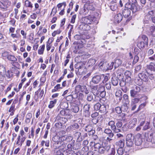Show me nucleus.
I'll use <instances>...</instances> for the list:
<instances>
[{
  "label": "nucleus",
  "instance_id": "37998d69",
  "mask_svg": "<svg viewBox=\"0 0 155 155\" xmlns=\"http://www.w3.org/2000/svg\"><path fill=\"white\" fill-rule=\"evenodd\" d=\"M62 87H61V84H57L56 86H55L54 89H53L52 90V92H54L56 91H57L59 89L62 88Z\"/></svg>",
  "mask_w": 155,
  "mask_h": 155
},
{
  "label": "nucleus",
  "instance_id": "393cba45",
  "mask_svg": "<svg viewBox=\"0 0 155 155\" xmlns=\"http://www.w3.org/2000/svg\"><path fill=\"white\" fill-rule=\"evenodd\" d=\"M116 144L119 148H123L124 145V140L122 139L117 142L116 143Z\"/></svg>",
  "mask_w": 155,
  "mask_h": 155
},
{
  "label": "nucleus",
  "instance_id": "6e6552de",
  "mask_svg": "<svg viewBox=\"0 0 155 155\" xmlns=\"http://www.w3.org/2000/svg\"><path fill=\"white\" fill-rule=\"evenodd\" d=\"M122 13L124 18H127L129 17L126 21H129L130 20V9L128 8L124 9L122 11Z\"/></svg>",
  "mask_w": 155,
  "mask_h": 155
},
{
  "label": "nucleus",
  "instance_id": "f8f14e48",
  "mask_svg": "<svg viewBox=\"0 0 155 155\" xmlns=\"http://www.w3.org/2000/svg\"><path fill=\"white\" fill-rule=\"evenodd\" d=\"M124 70L122 68L118 69L117 71V78H119V80H120L121 79L124 78L123 75Z\"/></svg>",
  "mask_w": 155,
  "mask_h": 155
},
{
  "label": "nucleus",
  "instance_id": "1a4fd4ad",
  "mask_svg": "<svg viewBox=\"0 0 155 155\" xmlns=\"http://www.w3.org/2000/svg\"><path fill=\"white\" fill-rule=\"evenodd\" d=\"M5 68L3 65H0V81L3 80L4 78L5 77Z\"/></svg>",
  "mask_w": 155,
  "mask_h": 155
},
{
  "label": "nucleus",
  "instance_id": "0e129e2a",
  "mask_svg": "<svg viewBox=\"0 0 155 155\" xmlns=\"http://www.w3.org/2000/svg\"><path fill=\"white\" fill-rule=\"evenodd\" d=\"M139 59V57L137 55L135 56L134 60L133 62V64H134L137 63Z\"/></svg>",
  "mask_w": 155,
  "mask_h": 155
},
{
  "label": "nucleus",
  "instance_id": "4d7b16f0",
  "mask_svg": "<svg viewBox=\"0 0 155 155\" xmlns=\"http://www.w3.org/2000/svg\"><path fill=\"white\" fill-rule=\"evenodd\" d=\"M115 110L118 114H120L122 112L121 108L119 107H115Z\"/></svg>",
  "mask_w": 155,
  "mask_h": 155
},
{
  "label": "nucleus",
  "instance_id": "79ce46f5",
  "mask_svg": "<svg viewBox=\"0 0 155 155\" xmlns=\"http://www.w3.org/2000/svg\"><path fill=\"white\" fill-rule=\"evenodd\" d=\"M100 97H102V99H101L100 100V102H102V101H103V99H105L104 97L106 95V92L105 91H102L100 93Z\"/></svg>",
  "mask_w": 155,
  "mask_h": 155
},
{
  "label": "nucleus",
  "instance_id": "4c0bfd02",
  "mask_svg": "<svg viewBox=\"0 0 155 155\" xmlns=\"http://www.w3.org/2000/svg\"><path fill=\"white\" fill-rule=\"evenodd\" d=\"M45 45H43L41 47L40 46V48L38 50V53L40 54H43V53L45 49Z\"/></svg>",
  "mask_w": 155,
  "mask_h": 155
},
{
  "label": "nucleus",
  "instance_id": "3c124183",
  "mask_svg": "<svg viewBox=\"0 0 155 155\" xmlns=\"http://www.w3.org/2000/svg\"><path fill=\"white\" fill-rule=\"evenodd\" d=\"M132 90L136 92L137 93H138L140 92V87L137 86H135L134 87L133 89Z\"/></svg>",
  "mask_w": 155,
  "mask_h": 155
},
{
  "label": "nucleus",
  "instance_id": "774afa93",
  "mask_svg": "<svg viewBox=\"0 0 155 155\" xmlns=\"http://www.w3.org/2000/svg\"><path fill=\"white\" fill-rule=\"evenodd\" d=\"M66 98L68 101H71L73 99V97L72 95H70L67 96Z\"/></svg>",
  "mask_w": 155,
  "mask_h": 155
},
{
  "label": "nucleus",
  "instance_id": "8fccbe9b",
  "mask_svg": "<svg viewBox=\"0 0 155 155\" xmlns=\"http://www.w3.org/2000/svg\"><path fill=\"white\" fill-rule=\"evenodd\" d=\"M25 4L26 6L27 7H30L32 8V5L31 2L28 0L26 1L25 2Z\"/></svg>",
  "mask_w": 155,
  "mask_h": 155
},
{
  "label": "nucleus",
  "instance_id": "f704fd0d",
  "mask_svg": "<svg viewBox=\"0 0 155 155\" xmlns=\"http://www.w3.org/2000/svg\"><path fill=\"white\" fill-rule=\"evenodd\" d=\"M155 64L153 62H150L149 64L147 66V69L151 70H152L154 68Z\"/></svg>",
  "mask_w": 155,
  "mask_h": 155
},
{
  "label": "nucleus",
  "instance_id": "a211bd4d",
  "mask_svg": "<svg viewBox=\"0 0 155 155\" xmlns=\"http://www.w3.org/2000/svg\"><path fill=\"white\" fill-rule=\"evenodd\" d=\"M111 129L110 128H106L104 130V133L107 134L108 136L110 138H112L114 136V134Z\"/></svg>",
  "mask_w": 155,
  "mask_h": 155
},
{
  "label": "nucleus",
  "instance_id": "aec40b11",
  "mask_svg": "<svg viewBox=\"0 0 155 155\" xmlns=\"http://www.w3.org/2000/svg\"><path fill=\"white\" fill-rule=\"evenodd\" d=\"M73 139L71 136H63L60 138V140L62 141H64L66 142H69L71 141Z\"/></svg>",
  "mask_w": 155,
  "mask_h": 155
},
{
  "label": "nucleus",
  "instance_id": "052dcab7",
  "mask_svg": "<svg viewBox=\"0 0 155 155\" xmlns=\"http://www.w3.org/2000/svg\"><path fill=\"white\" fill-rule=\"evenodd\" d=\"M15 107V105L14 104H12L11 106L8 111L9 112H12V113L13 114L14 112L15 111L14 108Z\"/></svg>",
  "mask_w": 155,
  "mask_h": 155
},
{
  "label": "nucleus",
  "instance_id": "6ab92c4d",
  "mask_svg": "<svg viewBox=\"0 0 155 155\" xmlns=\"http://www.w3.org/2000/svg\"><path fill=\"white\" fill-rule=\"evenodd\" d=\"M124 74L126 78L125 81L127 82H130L131 81V72L129 71H127Z\"/></svg>",
  "mask_w": 155,
  "mask_h": 155
},
{
  "label": "nucleus",
  "instance_id": "2eb2a0df",
  "mask_svg": "<svg viewBox=\"0 0 155 155\" xmlns=\"http://www.w3.org/2000/svg\"><path fill=\"white\" fill-rule=\"evenodd\" d=\"M139 77L143 81L145 82L148 81V78L147 76L145 74V72H143L141 73H139L138 74Z\"/></svg>",
  "mask_w": 155,
  "mask_h": 155
},
{
  "label": "nucleus",
  "instance_id": "5fc2aeb1",
  "mask_svg": "<svg viewBox=\"0 0 155 155\" xmlns=\"http://www.w3.org/2000/svg\"><path fill=\"white\" fill-rule=\"evenodd\" d=\"M101 105V104L99 103H96L94 105V108L95 110H99Z\"/></svg>",
  "mask_w": 155,
  "mask_h": 155
},
{
  "label": "nucleus",
  "instance_id": "09e8293b",
  "mask_svg": "<svg viewBox=\"0 0 155 155\" xmlns=\"http://www.w3.org/2000/svg\"><path fill=\"white\" fill-rule=\"evenodd\" d=\"M87 99L89 101H91L93 99V96L92 94H88L87 96Z\"/></svg>",
  "mask_w": 155,
  "mask_h": 155
},
{
  "label": "nucleus",
  "instance_id": "423d86ee",
  "mask_svg": "<svg viewBox=\"0 0 155 155\" xmlns=\"http://www.w3.org/2000/svg\"><path fill=\"white\" fill-rule=\"evenodd\" d=\"M103 75L101 74L95 75L92 77L91 81H90V85H93V84H98L103 77Z\"/></svg>",
  "mask_w": 155,
  "mask_h": 155
},
{
  "label": "nucleus",
  "instance_id": "603ef678",
  "mask_svg": "<svg viewBox=\"0 0 155 155\" xmlns=\"http://www.w3.org/2000/svg\"><path fill=\"white\" fill-rule=\"evenodd\" d=\"M154 16V13L153 11L149 12L147 15V16L149 19H150V18H151V16Z\"/></svg>",
  "mask_w": 155,
  "mask_h": 155
},
{
  "label": "nucleus",
  "instance_id": "f03ea898",
  "mask_svg": "<svg viewBox=\"0 0 155 155\" xmlns=\"http://www.w3.org/2000/svg\"><path fill=\"white\" fill-rule=\"evenodd\" d=\"M129 2V3L126 4V8L130 9L133 13H135L140 10V6L138 5L136 0L135 2H134V0L131 1V2Z\"/></svg>",
  "mask_w": 155,
  "mask_h": 155
},
{
  "label": "nucleus",
  "instance_id": "ea45409f",
  "mask_svg": "<svg viewBox=\"0 0 155 155\" xmlns=\"http://www.w3.org/2000/svg\"><path fill=\"white\" fill-rule=\"evenodd\" d=\"M149 124L150 123L148 122H147L144 125L143 127V130H145L149 129L150 128Z\"/></svg>",
  "mask_w": 155,
  "mask_h": 155
},
{
  "label": "nucleus",
  "instance_id": "5701e85b",
  "mask_svg": "<svg viewBox=\"0 0 155 155\" xmlns=\"http://www.w3.org/2000/svg\"><path fill=\"white\" fill-rule=\"evenodd\" d=\"M81 21L82 22L86 24H91V19L87 17H82Z\"/></svg>",
  "mask_w": 155,
  "mask_h": 155
},
{
  "label": "nucleus",
  "instance_id": "4468645a",
  "mask_svg": "<svg viewBox=\"0 0 155 155\" xmlns=\"http://www.w3.org/2000/svg\"><path fill=\"white\" fill-rule=\"evenodd\" d=\"M137 123V119L134 118L131 120L129 122L128 127L129 129H132L136 125Z\"/></svg>",
  "mask_w": 155,
  "mask_h": 155
},
{
  "label": "nucleus",
  "instance_id": "9b49d317",
  "mask_svg": "<svg viewBox=\"0 0 155 155\" xmlns=\"http://www.w3.org/2000/svg\"><path fill=\"white\" fill-rule=\"evenodd\" d=\"M141 135L140 134H138L136 135L135 140V144L137 146H140L142 143V139L140 137Z\"/></svg>",
  "mask_w": 155,
  "mask_h": 155
},
{
  "label": "nucleus",
  "instance_id": "bb28decb",
  "mask_svg": "<svg viewBox=\"0 0 155 155\" xmlns=\"http://www.w3.org/2000/svg\"><path fill=\"white\" fill-rule=\"evenodd\" d=\"M7 59L9 61H11L12 63L16 62L17 59L14 55H12L10 54L8 56Z\"/></svg>",
  "mask_w": 155,
  "mask_h": 155
},
{
  "label": "nucleus",
  "instance_id": "dca6fc26",
  "mask_svg": "<svg viewBox=\"0 0 155 155\" xmlns=\"http://www.w3.org/2000/svg\"><path fill=\"white\" fill-rule=\"evenodd\" d=\"M90 86L91 88V91L94 95L96 96L99 94L97 88V85L95 86L90 85Z\"/></svg>",
  "mask_w": 155,
  "mask_h": 155
},
{
  "label": "nucleus",
  "instance_id": "b1692460",
  "mask_svg": "<svg viewBox=\"0 0 155 155\" xmlns=\"http://www.w3.org/2000/svg\"><path fill=\"white\" fill-rule=\"evenodd\" d=\"M60 107L61 109H60V108H59L60 109V110L61 109L65 110L64 109L67 108L68 107V103L65 101H61L60 104ZM57 108H59L58 107Z\"/></svg>",
  "mask_w": 155,
  "mask_h": 155
},
{
  "label": "nucleus",
  "instance_id": "72a5a7b5",
  "mask_svg": "<svg viewBox=\"0 0 155 155\" xmlns=\"http://www.w3.org/2000/svg\"><path fill=\"white\" fill-rule=\"evenodd\" d=\"M97 88L99 93L101 92L105 91L104 86L100 84L97 85Z\"/></svg>",
  "mask_w": 155,
  "mask_h": 155
},
{
  "label": "nucleus",
  "instance_id": "20e7f679",
  "mask_svg": "<svg viewBox=\"0 0 155 155\" xmlns=\"http://www.w3.org/2000/svg\"><path fill=\"white\" fill-rule=\"evenodd\" d=\"M134 136L130 134L127 135L126 137V145L127 147H131L134 145Z\"/></svg>",
  "mask_w": 155,
  "mask_h": 155
},
{
  "label": "nucleus",
  "instance_id": "de8ad7c7",
  "mask_svg": "<svg viewBox=\"0 0 155 155\" xmlns=\"http://www.w3.org/2000/svg\"><path fill=\"white\" fill-rule=\"evenodd\" d=\"M141 41H143L145 43H148V38L146 35H142Z\"/></svg>",
  "mask_w": 155,
  "mask_h": 155
},
{
  "label": "nucleus",
  "instance_id": "9d476101",
  "mask_svg": "<svg viewBox=\"0 0 155 155\" xmlns=\"http://www.w3.org/2000/svg\"><path fill=\"white\" fill-rule=\"evenodd\" d=\"M90 106L89 104H86L84 107V114L85 117H88L90 116L89 111Z\"/></svg>",
  "mask_w": 155,
  "mask_h": 155
},
{
  "label": "nucleus",
  "instance_id": "f257e3e1",
  "mask_svg": "<svg viewBox=\"0 0 155 155\" xmlns=\"http://www.w3.org/2000/svg\"><path fill=\"white\" fill-rule=\"evenodd\" d=\"M59 108H57L56 111L58 113L55 121L59 122L62 124H64L68 121V119H71L73 116L71 112L68 110L61 109L60 110Z\"/></svg>",
  "mask_w": 155,
  "mask_h": 155
},
{
  "label": "nucleus",
  "instance_id": "49530a36",
  "mask_svg": "<svg viewBox=\"0 0 155 155\" xmlns=\"http://www.w3.org/2000/svg\"><path fill=\"white\" fill-rule=\"evenodd\" d=\"M120 82V85L121 87H124L126 83H128L125 81V80H124V78L123 79H121L120 80H119Z\"/></svg>",
  "mask_w": 155,
  "mask_h": 155
},
{
  "label": "nucleus",
  "instance_id": "2f4dec72",
  "mask_svg": "<svg viewBox=\"0 0 155 155\" xmlns=\"http://www.w3.org/2000/svg\"><path fill=\"white\" fill-rule=\"evenodd\" d=\"M142 98H144V97H135L134 98L132 99L131 104H135L138 103Z\"/></svg>",
  "mask_w": 155,
  "mask_h": 155
},
{
  "label": "nucleus",
  "instance_id": "338daca9",
  "mask_svg": "<svg viewBox=\"0 0 155 155\" xmlns=\"http://www.w3.org/2000/svg\"><path fill=\"white\" fill-rule=\"evenodd\" d=\"M115 153V149L114 148H112L110 150L109 155H114Z\"/></svg>",
  "mask_w": 155,
  "mask_h": 155
},
{
  "label": "nucleus",
  "instance_id": "4be33fe9",
  "mask_svg": "<svg viewBox=\"0 0 155 155\" xmlns=\"http://www.w3.org/2000/svg\"><path fill=\"white\" fill-rule=\"evenodd\" d=\"M71 110L74 113H77L79 110V108L77 105L75 104H73L71 105Z\"/></svg>",
  "mask_w": 155,
  "mask_h": 155
},
{
  "label": "nucleus",
  "instance_id": "a19ab883",
  "mask_svg": "<svg viewBox=\"0 0 155 155\" xmlns=\"http://www.w3.org/2000/svg\"><path fill=\"white\" fill-rule=\"evenodd\" d=\"M122 111L125 112L127 111L128 110V106L127 104H123L121 107Z\"/></svg>",
  "mask_w": 155,
  "mask_h": 155
},
{
  "label": "nucleus",
  "instance_id": "ddd939ff",
  "mask_svg": "<svg viewBox=\"0 0 155 155\" xmlns=\"http://www.w3.org/2000/svg\"><path fill=\"white\" fill-rule=\"evenodd\" d=\"M80 131L75 132L74 134V136L77 138V140L78 142H80L82 140V137L81 136V130H80Z\"/></svg>",
  "mask_w": 155,
  "mask_h": 155
},
{
  "label": "nucleus",
  "instance_id": "c85d7f7f",
  "mask_svg": "<svg viewBox=\"0 0 155 155\" xmlns=\"http://www.w3.org/2000/svg\"><path fill=\"white\" fill-rule=\"evenodd\" d=\"M59 144H60V145L58 146L59 148L60 147L61 149H66L67 143L62 141L61 142H57V144L59 145Z\"/></svg>",
  "mask_w": 155,
  "mask_h": 155
},
{
  "label": "nucleus",
  "instance_id": "a18cd8bd",
  "mask_svg": "<svg viewBox=\"0 0 155 155\" xmlns=\"http://www.w3.org/2000/svg\"><path fill=\"white\" fill-rule=\"evenodd\" d=\"M114 64V63L113 62H111L110 64H107V70H110L112 69Z\"/></svg>",
  "mask_w": 155,
  "mask_h": 155
},
{
  "label": "nucleus",
  "instance_id": "39448f33",
  "mask_svg": "<svg viewBox=\"0 0 155 155\" xmlns=\"http://www.w3.org/2000/svg\"><path fill=\"white\" fill-rule=\"evenodd\" d=\"M150 130L148 132H145V137L146 140L149 142H151L152 143H154V139L153 138V132L151 129H150Z\"/></svg>",
  "mask_w": 155,
  "mask_h": 155
},
{
  "label": "nucleus",
  "instance_id": "7ed1b4c3",
  "mask_svg": "<svg viewBox=\"0 0 155 155\" xmlns=\"http://www.w3.org/2000/svg\"><path fill=\"white\" fill-rule=\"evenodd\" d=\"M94 147L95 151H98L99 153L101 154L104 153L106 150H108L110 148L109 146L104 145L103 144L101 145L99 143H94Z\"/></svg>",
  "mask_w": 155,
  "mask_h": 155
},
{
  "label": "nucleus",
  "instance_id": "c9c22d12",
  "mask_svg": "<svg viewBox=\"0 0 155 155\" xmlns=\"http://www.w3.org/2000/svg\"><path fill=\"white\" fill-rule=\"evenodd\" d=\"M150 31L151 34L153 36H155V29L154 25L151 26L150 28Z\"/></svg>",
  "mask_w": 155,
  "mask_h": 155
},
{
  "label": "nucleus",
  "instance_id": "bf43d9fd",
  "mask_svg": "<svg viewBox=\"0 0 155 155\" xmlns=\"http://www.w3.org/2000/svg\"><path fill=\"white\" fill-rule=\"evenodd\" d=\"M122 91L120 90H117L115 93V96L117 97H120L121 96Z\"/></svg>",
  "mask_w": 155,
  "mask_h": 155
},
{
  "label": "nucleus",
  "instance_id": "7c9ffc66",
  "mask_svg": "<svg viewBox=\"0 0 155 155\" xmlns=\"http://www.w3.org/2000/svg\"><path fill=\"white\" fill-rule=\"evenodd\" d=\"M147 44L148 43H145L143 41H141L138 43L137 46L140 49H141V48H144L145 45Z\"/></svg>",
  "mask_w": 155,
  "mask_h": 155
},
{
  "label": "nucleus",
  "instance_id": "c03bdc74",
  "mask_svg": "<svg viewBox=\"0 0 155 155\" xmlns=\"http://www.w3.org/2000/svg\"><path fill=\"white\" fill-rule=\"evenodd\" d=\"M123 98L125 101V103L126 104H128L129 101L128 98V96L126 94H124L123 95Z\"/></svg>",
  "mask_w": 155,
  "mask_h": 155
},
{
  "label": "nucleus",
  "instance_id": "c756f323",
  "mask_svg": "<svg viewBox=\"0 0 155 155\" xmlns=\"http://www.w3.org/2000/svg\"><path fill=\"white\" fill-rule=\"evenodd\" d=\"M108 125L110 126V128L113 130L116 127L115 122L113 120L109 121L108 123Z\"/></svg>",
  "mask_w": 155,
  "mask_h": 155
},
{
  "label": "nucleus",
  "instance_id": "58836bf2",
  "mask_svg": "<svg viewBox=\"0 0 155 155\" xmlns=\"http://www.w3.org/2000/svg\"><path fill=\"white\" fill-rule=\"evenodd\" d=\"M99 110L102 113L105 112L106 111V107L105 105L103 104L101 105Z\"/></svg>",
  "mask_w": 155,
  "mask_h": 155
},
{
  "label": "nucleus",
  "instance_id": "f3484780",
  "mask_svg": "<svg viewBox=\"0 0 155 155\" xmlns=\"http://www.w3.org/2000/svg\"><path fill=\"white\" fill-rule=\"evenodd\" d=\"M119 78H117L115 74H114L112 75L111 78V82L113 85L117 86L118 83Z\"/></svg>",
  "mask_w": 155,
  "mask_h": 155
},
{
  "label": "nucleus",
  "instance_id": "13d9d810",
  "mask_svg": "<svg viewBox=\"0 0 155 155\" xmlns=\"http://www.w3.org/2000/svg\"><path fill=\"white\" fill-rule=\"evenodd\" d=\"M143 81L140 78L135 80L136 83L139 86L143 84Z\"/></svg>",
  "mask_w": 155,
  "mask_h": 155
},
{
  "label": "nucleus",
  "instance_id": "e433bc0d",
  "mask_svg": "<svg viewBox=\"0 0 155 155\" xmlns=\"http://www.w3.org/2000/svg\"><path fill=\"white\" fill-rule=\"evenodd\" d=\"M93 129V127L91 124H89L85 127V130L88 132H89Z\"/></svg>",
  "mask_w": 155,
  "mask_h": 155
},
{
  "label": "nucleus",
  "instance_id": "864d4df0",
  "mask_svg": "<svg viewBox=\"0 0 155 155\" xmlns=\"http://www.w3.org/2000/svg\"><path fill=\"white\" fill-rule=\"evenodd\" d=\"M117 153L119 155H122L124 153L123 149L122 148H119L117 150Z\"/></svg>",
  "mask_w": 155,
  "mask_h": 155
},
{
  "label": "nucleus",
  "instance_id": "e2e57ef3",
  "mask_svg": "<svg viewBox=\"0 0 155 155\" xmlns=\"http://www.w3.org/2000/svg\"><path fill=\"white\" fill-rule=\"evenodd\" d=\"M146 102H144L143 103L140 104L139 106L137 111H139L141 110V109H143L145 106L146 105Z\"/></svg>",
  "mask_w": 155,
  "mask_h": 155
},
{
  "label": "nucleus",
  "instance_id": "cd10ccee",
  "mask_svg": "<svg viewBox=\"0 0 155 155\" xmlns=\"http://www.w3.org/2000/svg\"><path fill=\"white\" fill-rule=\"evenodd\" d=\"M107 63L101 62L99 64V68L103 71L107 70Z\"/></svg>",
  "mask_w": 155,
  "mask_h": 155
},
{
  "label": "nucleus",
  "instance_id": "69168bd1",
  "mask_svg": "<svg viewBox=\"0 0 155 155\" xmlns=\"http://www.w3.org/2000/svg\"><path fill=\"white\" fill-rule=\"evenodd\" d=\"M122 125V123L121 121H118L115 124L116 127L119 128H121Z\"/></svg>",
  "mask_w": 155,
  "mask_h": 155
},
{
  "label": "nucleus",
  "instance_id": "473e14b6",
  "mask_svg": "<svg viewBox=\"0 0 155 155\" xmlns=\"http://www.w3.org/2000/svg\"><path fill=\"white\" fill-rule=\"evenodd\" d=\"M57 102V100L54 99L53 101H51L50 102V104L48 105V107L49 108H52L54 106Z\"/></svg>",
  "mask_w": 155,
  "mask_h": 155
},
{
  "label": "nucleus",
  "instance_id": "6e6d98bb",
  "mask_svg": "<svg viewBox=\"0 0 155 155\" xmlns=\"http://www.w3.org/2000/svg\"><path fill=\"white\" fill-rule=\"evenodd\" d=\"M110 8L111 10L113 11H115L117 8V5L116 4L112 5H110Z\"/></svg>",
  "mask_w": 155,
  "mask_h": 155
},
{
  "label": "nucleus",
  "instance_id": "a878e982",
  "mask_svg": "<svg viewBox=\"0 0 155 155\" xmlns=\"http://www.w3.org/2000/svg\"><path fill=\"white\" fill-rule=\"evenodd\" d=\"M122 63V61L120 59H116L115 60L114 64V69H116L119 66H120Z\"/></svg>",
  "mask_w": 155,
  "mask_h": 155
},
{
  "label": "nucleus",
  "instance_id": "680f3d73",
  "mask_svg": "<svg viewBox=\"0 0 155 155\" xmlns=\"http://www.w3.org/2000/svg\"><path fill=\"white\" fill-rule=\"evenodd\" d=\"M147 55L150 56L153 54L154 53L153 50L152 49H148L147 51Z\"/></svg>",
  "mask_w": 155,
  "mask_h": 155
},
{
  "label": "nucleus",
  "instance_id": "412c9836",
  "mask_svg": "<svg viewBox=\"0 0 155 155\" xmlns=\"http://www.w3.org/2000/svg\"><path fill=\"white\" fill-rule=\"evenodd\" d=\"M123 17L120 13H119L115 15L114 17V21L118 23L120 22L122 20Z\"/></svg>",
  "mask_w": 155,
  "mask_h": 155
},
{
  "label": "nucleus",
  "instance_id": "0eeeda50",
  "mask_svg": "<svg viewBox=\"0 0 155 155\" xmlns=\"http://www.w3.org/2000/svg\"><path fill=\"white\" fill-rule=\"evenodd\" d=\"M130 96L133 98L135 97H144V99L145 100L148 99V97L147 96L138 93L132 89L130 91Z\"/></svg>",
  "mask_w": 155,
  "mask_h": 155
}]
</instances>
